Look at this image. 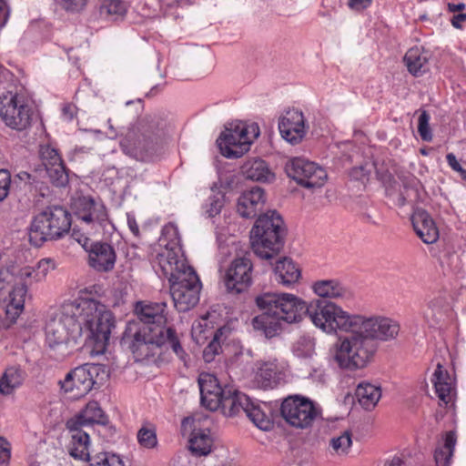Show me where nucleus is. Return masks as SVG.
Returning a JSON list of instances; mask_svg holds the SVG:
<instances>
[{
	"mask_svg": "<svg viewBox=\"0 0 466 466\" xmlns=\"http://www.w3.org/2000/svg\"><path fill=\"white\" fill-rule=\"evenodd\" d=\"M241 173L247 179L259 182H271L275 179V174L269 168L268 163L258 157L248 159L241 166Z\"/></svg>",
	"mask_w": 466,
	"mask_h": 466,
	"instance_id": "393cba45",
	"label": "nucleus"
},
{
	"mask_svg": "<svg viewBox=\"0 0 466 466\" xmlns=\"http://www.w3.org/2000/svg\"><path fill=\"white\" fill-rule=\"evenodd\" d=\"M404 63L408 71L414 76H419L426 72V64L428 58L426 55L418 47L410 48L404 56Z\"/></svg>",
	"mask_w": 466,
	"mask_h": 466,
	"instance_id": "473e14b6",
	"label": "nucleus"
},
{
	"mask_svg": "<svg viewBox=\"0 0 466 466\" xmlns=\"http://www.w3.org/2000/svg\"><path fill=\"white\" fill-rule=\"evenodd\" d=\"M11 175L6 169H0V202L4 201L9 193Z\"/></svg>",
	"mask_w": 466,
	"mask_h": 466,
	"instance_id": "8fccbe9b",
	"label": "nucleus"
},
{
	"mask_svg": "<svg viewBox=\"0 0 466 466\" xmlns=\"http://www.w3.org/2000/svg\"><path fill=\"white\" fill-rule=\"evenodd\" d=\"M285 172L299 185L309 189L321 187L328 177L323 167L302 157L289 159L285 165Z\"/></svg>",
	"mask_w": 466,
	"mask_h": 466,
	"instance_id": "f8f14e48",
	"label": "nucleus"
},
{
	"mask_svg": "<svg viewBox=\"0 0 466 466\" xmlns=\"http://www.w3.org/2000/svg\"><path fill=\"white\" fill-rule=\"evenodd\" d=\"M456 444V434L454 431H448L445 434L444 439V449L446 451L450 452V455L453 454V451Z\"/></svg>",
	"mask_w": 466,
	"mask_h": 466,
	"instance_id": "052dcab7",
	"label": "nucleus"
},
{
	"mask_svg": "<svg viewBox=\"0 0 466 466\" xmlns=\"http://www.w3.org/2000/svg\"><path fill=\"white\" fill-rule=\"evenodd\" d=\"M400 330L399 322L388 317L353 315L350 334L340 339L334 359L341 369L366 367L378 350V340L395 339Z\"/></svg>",
	"mask_w": 466,
	"mask_h": 466,
	"instance_id": "20e7f679",
	"label": "nucleus"
},
{
	"mask_svg": "<svg viewBox=\"0 0 466 466\" xmlns=\"http://www.w3.org/2000/svg\"><path fill=\"white\" fill-rule=\"evenodd\" d=\"M46 172L49 177L50 182L56 187H65L68 185L69 175L64 162L55 165L48 166Z\"/></svg>",
	"mask_w": 466,
	"mask_h": 466,
	"instance_id": "4c0bfd02",
	"label": "nucleus"
},
{
	"mask_svg": "<svg viewBox=\"0 0 466 466\" xmlns=\"http://www.w3.org/2000/svg\"><path fill=\"white\" fill-rule=\"evenodd\" d=\"M34 272L31 268L17 270L15 266L0 268V295L8 293L5 313L12 320H15L24 309L27 294L26 279Z\"/></svg>",
	"mask_w": 466,
	"mask_h": 466,
	"instance_id": "6e6552de",
	"label": "nucleus"
},
{
	"mask_svg": "<svg viewBox=\"0 0 466 466\" xmlns=\"http://www.w3.org/2000/svg\"><path fill=\"white\" fill-rule=\"evenodd\" d=\"M352 444L351 433L344 431L340 436L330 440V446L338 454H347Z\"/></svg>",
	"mask_w": 466,
	"mask_h": 466,
	"instance_id": "49530a36",
	"label": "nucleus"
},
{
	"mask_svg": "<svg viewBox=\"0 0 466 466\" xmlns=\"http://www.w3.org/2000/svg\"><path fill=\"white\" fill-rule=\"evenodd\" d=\"M120 136L119 145L125 155L139 161H149L156 156L158 149L157 140L142 137L135 129H127Z\"/></svg>",
	"mask_w": 466,
	"mask_h": 466,
	"instance_id": "2eb2a0df",
	"label": "nucleus"
},
{
	"mask_svg": "<svg viewBox=\"0 0 466 466\" xmlns=\"http://www.w3.org/2000/svg\"><path fill=\"white\" fill-rule=\"evenodd\" d=\"M108 422V417L103 411L99 403L97 401H89L76 416L66 421V429L76 430V426L85 427L92 424L106 426Z\"/></svg>",
	"mask_w": 466,
	"mask_h": 466,
	"instance_id": "412c9836",
	"label": "nucleus"
},
{
	"mask_svg": "<svg viewBox=\"0 0 466 466\" xmlns=\"http://www.w3.org/2000/svg\"><path fill=\"white\" fill-rule=\"evenodd\" d=\"M88 265L99 272H108L115 267L116 253L114 247L104 241H94L88 250Z\"/></svg>",
	"mask_w": 466,
	"mask_h": 466,
	"instance_id": "a211bd4d",
	"label": "nucleus"
},
{
	"mask_svg": "<svg viewBox=\"0 0 466 466\" xmlns=\"http://www.w3.org/2000/svg\"><path fill=\"white\" fill-rule=\"evenodd\" d=\"M166 302L145 303L138 301L135 311L141 321L129 322L121 338V344L127 345L137 359L160 356L163 351L172 350L184 362L187 354L181 346L175 328L167 325Z\"/></svg>",
	"mask_w": 466,
	"mask_h": 466,
	"instance_id": "7ed1b4c3",
	"label": "nucleus"
},
{
	"mask_svg": "<svg viewBox=\"0 0 466 466\" xmlns=\"http://www.w3.org/2000/svg\"><path fill=\"white\" fill-rule=\"evenodd\" d=\"M194 0H158L159 10L163 11L165 15L172 14V9L181 6L183 5H190Z\"/></svg>",
	"mask_w": 466,
	"mask_h": 466,
	"instance_id": "3c124183",
	"label": "nucleus"
},
{
	"mask_svg": "<svg viewBox=\"0 0 466 466\" xmlns=\"http://www.w3.org/2000/svg\"><path fill=\"white\" fill-rule=\"evenodd\" d=\"M127 225L130 231L136 236L139 237V228L134 216L127 214Z\"/></svg>",
	"mask_w": 466,
	"mask_h": 466,
	"instance_id": "69168bd1",
	"label": "nucleus"
},
{
	"mask_svg": "<svg viewBox=\"0 0 466 466\" xmlns=\"http://www.w3.org/2000/svg\"><path fill=\"white\" fill-rule=\"evenodd\" d=\"M411 224L417 236L426 244L435 243L439 238V229L431 216L421 208H415Z\"/></svg>",
	"mask_w": 466,
	"mask_h": 466,
	"instance_id": "aec40b11",
	"label": "nucleus"
},
{
	"mask_svg": "<svg viewBox=\"0 0 466 466\" xmlns=\"http://www.w3.org/2000/svg\"><path fill=\"white\" fill-rule=\"evenodd\" d=\"M293 353L302 359H309L315 353V340L309 336H301L293 345Z\"/></svg>",
	"mask_w": 466,
	"mask_h": 466,
	"instance_id": "ea45409f",
	"label": "nucleus"
},
{
	"mask_svg": "<svg viewBox=\"0 0 466 466\" xmlns=\"http://www.w3.org/2000/svg\"><path fill=\"white\" fill-rule=\"evenodd\" d=\"M25 379V371L20 366H10L5 369L0 379V393L11 394L15 389L20 387Z\"/></svg>",
	"mask_w": 466,
	"mask_h": 466,
	"instance_id": "7c9ffc66",
	"label": "nucleus"
},
{
	"mask_svg": "<svg viewBox=\"0 0 466 466\" xmlns=\"http://www.w3.org/2000/svg\"><path fill=\"white\" fill-rule=\"evenodd\" d=\"M265 192L260 187H253L245 191L238 200V214L245 218H251L262 210L265 204Z\"/></svg>",
	"mask_w": 466,
	"mask_h": 466,
	"instance_id": "4be33fe9",
	"label": "nucleus"
},
{
	"mask_svg": "<svg viewBox=\"0 0 466 466\" xmlns=\"http://www.w3.org/2000/svg\"><path fill=\"white\" fill-rule=\"evenodd\" d=\"M372 0H349L348 5L350 8L360 11L368 8L371 5Z\"/></svg>",
	"mask_w": 466,
	"mask_h": 466,
	"instance_id": "680f3d73",
	"label": "nucleus"
},
{
	"mask_svg": "<svg viewBox=\"0 0 466 466\" xmlns=\"http://www.w3.org/2000/svg\"><path fill=\"white\" fill-rule=\"evenodd\" d=\"M280 414L285 421L298 429L311 426L318 415V410L312 400L300 395H291L285 398L280 406Z\"/></svg>",
	"mask_w": 466,
	"mask_h": 466,
	"instance_id": "9b49d317",
	"label": "nucleus"
},
{
	"mask_svg": "<svg viewBox=\"0 0 466 466\" xmlns=\"http://www.w3.org/2000/svg\"><path fill=\"white\" fill-rule=\"evenodd\" d=\"M32 107L16 93L6 91L0 95V116L5 124L16 130H24L30 127Z\"/></svg>",
	"mask_w": 466,
	"mask_h": 466,
	"instance_id": "1a4fd4ad",
	"label": "nucleus"
},
{
	"mask_svg": "<svg viewBox=\"0 0 466 466\" xmlns=\"http://www.w3.org/2000/svg\"><path fill=\"white\" fill-rule=\"evenodd\" d=\"M212 191L214 190L212 189ZM224 203V193L220 191L213 192V194L206 200L203 208L208 218H214L221 212Z\"/></svg>",
	"mask_w": 466,
	"mask_h": 466,
	"instance_id": "a19ab883",
	"label": "nucleus"
},
{
	"mask_svg": "<svg viewBox=\"0 0 466 466\" xmlns=\"http://www.w3.org/2000/svg\"><path fill=\"white\" fill-rule=\"evenodd\" d=\"M138 443L147 449H152L157 446V439L154 429L142 427L137 432Z\"/></svg>",
	"mask_w": 466,
	"mask_h": 466,
	"instance_id": "de8ad7c7",
	"label": "nucleus"
},
{
	"mask_svg": "<svg viewBox=\"0 0 466 466\" xmlns=\"http://www.w3.org/2000/svg\"><path fill=\"white\" fill-rule=\"evenodd\" d=\"M446 160L451 169L458 172L461 176V178L466 182V169L461 167L455 155L453 153H448L446 155Z\"/></svg>",
	"mask_w": 466,
	"mask_h": 466,
	"instance_id": "6e6d98bb",
	"label": "nucleus"
},
{
	"mask_svg": "<svg viewBox=\"0 0 466 466\" xmlns=\"http://www.w3.org/2000/svg\"><path fill=\"white\" fill-rule=\"evenodd\" d=\"M309 127L303 113L299 109H289L279 119L281 137L291 145H297L305 137Z\"/></svg>",
	"mask_w": 466,
	"mask_h": 466,
	"instance_id": "f3484780",
	"label": "nucleus"
},
{
	"mask_svg": "<svg viewBox=\"0 0 466 466\" xmlns=\"http://www.w3.org/2000/svg\"><path fill=\"white\" fill-rule=\"evenodd\" d=\"M76 113V106L72 104H66L62 107V116L66 121H71Z\"/></svg>",
	"mask_w": 466,
	"mask_h": 466,
	"instance_id": "e2e57ef3",
	"label": "nucleus"
},
{
	"mask_svg": "<svg viewBox=\"0 0 466 466\" xmlns=\"http://www.w3.org/2000/svg\"><path fill=\"white\" fill-rule=\"evenodd\" d=\"M55 263L51 258H43L38 262V268L42 269L43 273L46 274L50 268H54Z\"/></svg>",
	"mask_w": 466,
	"mask_h": 466,
	"instance_id": "774afa93",
	"label": "nucleus"
},
{
	"mask_svg": "<svg viewBox=\"0 0 466 466\" xmlns=\"http://www.w3.org/2000/svg\"><path fill=\"white\" fill-rule=\"evenodd\" d=\"M245 414L254 423V425L262 431H269L273 426L270 417L262 410L259 404L253 401Z\"/></svg>",
	"mask_w": 466,
	"mask_h": 466,
	"instance_id": "e433bc0d",
	"label": "nucleus"
},
{
	"mask_svg": "<svg viewBox=\"0 0 466 466\" xmlns=\"http://www.w3.org/2000/svg\"><path fill=\"white\" fill-rule=\"evenodd\" d=\"M134 9L143 16H150L157 13L159 7L158 0H131Z\"/></svg>",
	"mask_w": 466,
	"mask_h": 466,
	"instance_id": "c03bdc74",
	"label": "nucleus"
},
{
	"mask_svg": "<svg viewBox=\"0 0 466 466\" xmlns=\"http://www.w3.org/2000/svg\"><path fill=\"white\" fill-rule=\"evenodd\" d=\"M88 0H57L59 6L69 14H80L86 9Z\"/></svg>",
	"mask_w": 466,
	"mask_h": 466,
	"instance_id": "09e8293b",
	"label": "nucleus"
},
{
	"mask_svg": "<svg viewBox=\"0 0 466 466\" xmlns=\"http://www.w3.org/2000/svg\"><path fill=\"white\" fill-rule=\"evenodd\" d=\"M431 116L426 110H421L418 119V133L425 142H431L433 138L430 127Z\"/></svg>",
	"mask_w": 466,
	"mask_h": 466,
	"instance_id": "a18cd8bd",
	"label": "nucleus"
},
{
	"mask_svg": "<svg viewBox=\"0 0 466 466\" xmlns=\"http://www.w3.org/2000/svg\"><path fill=\"white\" fill-rule=\"evenodd\" d=\"M39 156L45 169L48 166H55L63 162L58 151L49 145H43L39 149Z\"/></svg>",
	"mask_w": 466,
	"mask_h": 466,
	"instance_id": "37998d69",
	"label": "nucleus"
},
{
	"mask_svg": "<svg viewBox=\"0 0 466 466\" xmlns=\"http://www.w3.org/2000/svg\"><path fill=\"white\" fill-rule=\"evenodd\" d=\"M71 237L75 239L86 252L89 247L93 244V240L90 239L85 233L81 232L79 229L74 228L72 229Z\"/></svg>",
	"mask_w": 466,
	"mask_h": 466,
	"instance_id": "5fc2aeb1",
	"label": "nucleus"
},
{
	"mask_svg": "<svg viewBox=\"0 0 466 466\" xmlns=\"http://www.w3.org/2000/svg\"><path fill=\"white\" fill-rule=\"evenodd\" d=\"M245 130L244 123L240 122L220 134L217 142L224 157L238 158L249 149L250 142Z\"/></svg>",
	"mask_w": 466,
	"mask_h": 466,
	"instance_id": "dca6fc26",
	"label": "nucleus"
},
{
	"mask_svg": "<svg viewBox=\"0 0 466 466\" xmlns=\"http://www.w3.org/2000/svg\"><path fill=\"white\" fill-rule=\"evenodd\" d=\"M244 129H246L245 133L247 134V137H248V142H250V144L257 137H258V136L260 134L258 124L255 123V122L250 123L248 125L244 123Z\"/></svg>",
	"mask_w": 466,
	"mask_h": 466,
	"instance_id": "bf43d9fd",
	"label": "nucleus"
},
{
	"mask_svg": "<svg viewBox=\"0 0 466 466\" xmlns=\"http://www.w3.org/2000/svg\"><path fill=\"white\" fill-rule=\"evenodd\" d=\"M71 432V441L67 450L69 454L76 460L88 461L89 435L82 430V426H76V430H68Z\"/></svg>",
	"mask_w": 466,
	"mask_h": 466,
	"instance_id": "cd10ccee",
	"label": "nucleus"
},
{
	"mask_svg": "<svg viewBox=\"0 0 466 466\" xmlns=\"http://www.w3.org/2000/svg\"><path fill=\"white\" fill-rule=\"evenodd\" d=\"M377 177L386 188L387 194H390V190L393 188L394 184H396V180L393 175L389 172L387 169H377L376 171Z\"/></svg>",
	"mask_w": 466,
	"mask_h": 466,
	"instance_id": "603ef678",
	"label": "nucleus"
},
{
	"mask_svg": "<svg viewBox=\"0 0 466 466\" xmlns=\"http://www.w3.org/2000/svg\"><path fill=\"white\" fill-rule=\"evenodd\" d=\"M252 400L243 392H240L233 386H226V395L219 405L223 414L228 417L238 415L240 411L244 413L248 409Z\"/></svg>",
	"mask_w": 466,
	"mask_h": 466,
	"instance_id": "5701e85b",
	"label": "nucleus"
},
{
	"mask_svg": "<svg viewBox=\"0 0 466 466\" xmlns=\"http://www.w3.org/2000/svg\"><path fill=\"white\" fill-rule=\"evenodd\" d=\"M449 380L450 378L447 371L443 370L441 364H438L437 369L433 373L432 382L434 384L437 396L445 403L450 402L451 392L452 390L451 383Z\"/></svg>",
	"mask_w": 466,
	"mask_h": 466,
	"instance_id": "f704fd0d",
	"label": "nucleus"
},
{
	"mask_svg": "<svg viewBox=\"0 0 466 466\" xmlns=\"http://www.w3.org/2000/svg\"><path fill=\"white\" fill-rule=\"evenodd\" d=\"M466 21V13H460L458 15H453V17L451 20V23L453 27L461 29V23Z\"/></svg>",
	"mask_w": 466,
	"mask_h": 466,
	"instance_id": "338daca9",
	"label": "nucleus"
},
{
	"mask_svg": "<svg viewBox=\"0 0 466 466\" xmlns=\"http://www.w3.org/2000/svg\"><path fill=\"white\" fill-rule=\"evenodd\" d=\"M87 466H125L122 459L114 453L100 452L90 457Z\"/></svg>",
	"mask_w": 466,
	"mask_h": 466,
	"instance_id": "79ce46f5",
	"label": "nucleus"
},
{
	"mask_svg": "<svg viewBox=\"0 0 466 466\" xmlns=\"http://www.w3.org/2000/svg\"><path fill=\"white\" fill-rule=\"evenodd\" d=\"M451 456L442 448L436 449L434 451L436 466H449Z\"/></svg>",
	"mask_w": 466,
	"mask_h": 466,
	"instance_id": "4d7b16f0",
	"label": "nucleus"
},
{
	"mask_svg": "<svg viewBox=\"0 0 466 466\" xmlns=\"http://www.w3.org/2000/svg\"><path fill=\"white\" fill-rule=\"evenodd\" d=\"M256 379L264 390L273 389L282 380L283 374L279 370L276 360L267 361L261 363L258 368Z\"/></svg>",
	"mask_w": 466,
	"mask_h": 466,
	"instance_id": "c85d7f7f",
	"label": "nucleus"
},
{
	"mask_svg": "<svg viewBox=\"0 0 466 466\" xmlns=\"http://www.w3.org/2000/svg\"><path fill=\"white\" fill-rule=\"evenodd\" d=\"M285 236L284 221L277 211L261 214L250 231L252 249L261 259L271 260L282 250Z\"/></svg>",
	"mask_w": 466,
	"mask_h": 466,
	"instance_id": "423d86ee",
	"label": "nucleus"
},
{
	"mask_svg": "<svg viewBox=\"0 0 466 466\" xmlns=\"http://www.w3.org/2000/svg\"><path fill=\"white\" fill-rule=\"evenodd\" d=\"M72 215L60 205H51L33 216L27 228L29 243L40 248L46 242L63 239L70 232Z\"/></svg>",
	"mask_w": 466,
	"mask_h": 466,
	"instance_id": "39448f33",
	"label": "nucleus"
},
{
	"mask_svg": "<svg viewBox=\"0 0 466 466\" xmlns=\"http://www.w3.org/2000/svg\"><path fill=\"white\" fill-rule=\"evenodd\" d=\"M253 263L250 254L235 258L228 268L224 283L228 293L239 294L252 283Z\"/></svg>",
	"mask_w": 466,
	"mask_h": 466,
	"instance_id": "4468645a",
	"label": "nucleus"
},
{
	"mask_svg": "<svg viewBox=\"0 0 466 466\" xmlns=\"http://www.w3.org/2000/svg\"><path fill=\"white\" fill-rule=\"evenodd\" d=\"M212 439L203 430H193L189 439V450L193 455L206 456L211 451Z\"/></svg>",
	"mask_w": 466,
	"mask_h": 466,
	"instance_id": "72a5a7b5",
	"label": "nucleus"
},
{
	"mask_svg": "<svg viewBox=\"0 0 466 466\" xmlns=\"http://www.w3.org/2000/svg\"><path fill=\"white\" fill-rule=\"evenodd\" d=\"M370 174V169L367 168V165L354 167L350 171V177L352 179L361 181L362 183L369 180Z\"/></svg>",
	"mask_w": 466,
	"mask_h": 466,
	"instance_id": "864d4df0",
	"label": "nucleus"
},
{
	"mask_svg": "<svg viewBox=\"0 0 466 466\" xmlns=\"http://www.w3.org/2000/svg\"><path fill=\"white\" fill-rule=\"evenodd\" d=\"M268 261L270 266H273L275 280L279 284L290 286L299 279L300 269L290 258H279L275 264L272 259Z\"/></svg>",
	"mask_w": 466,
	"mask_h": 466,
	"instance_id": "b1692460",
	"label": "nucleus"
},
{
	"mask_svg": "<svg viewBox=\"0 0 466 466\" xmlns=\"http://www.w3.org/2000/svg\"><path fill=\"white\" fill-rule=\"evenodd\" d=\"M10 460L8 442L0 437V466H7Z\"/></svg>",
	"mask_w": 466,
	"mask_h": 466,
	"instance_id": "13d9d810",
	"label": "nucleus"
},
{
	"mask_svg": "<svg viewBox=\"0 0 466 466\" xmlns=\"http://www.w3.org/2000/svg\"><path fill=\"white\" fill-rule=\"evenodd\" d=\"M201 404L210 410H217L226 395V387L222 388L217 377L206 373L198 378Z\"/></svg>",
	"mask_w": 466,
	"mask_h": 466,
	"instance_id": "6ab92c4d",
	"label": "nucleus"
},
{
	"mask_svg": "<svg viewBox=\"0 0 466 466\" xmlns=\"http://www.w3.org/2000/svg\"><path fill=\"white\" fill-rule=\"evenodd\" d=\"M255 302L261 313L252 319V325L267 339L280 332L282 321L299 323L306 316L317 328L327 333L340 330L350 334L352 329L353 315L325 299H316L307 304L290 293L266 292L257 296Z\"/></svg>",
	"mask_w": 466,
	"mask_h": 466,
	"instance_id": "f03ea898",
	"label": "nucleus"
},
{
	"mask_svg": "<svg viewBox=\"0 0 466 466\" xmlns=\"http://www.w3.org/2000/svg\"><path fill=\"white\" fill-rule=\"evenodd\" d=\"M420 181L413 177L403 182V189L400 192L397 198V205L403 207L410 203L418 202L420 199Z\"/></svg>",
	"mask_w": 466,
	"mask_h": 466,
	"instance_id": "c9c22d12",
	"label": "nucleus"
},
{
	"mask_svg": "<svg viewBox=\"0 0 466 466\" xmlns=\"http://www.w3.org/2000/svg\"><path fill=\"white\" fill-rule=\"evenodd\" d=\"M116 320L106 306L94 299H80L65 304L46 325V341L54 350H61L57 360L69 352L70 342L92 349L96 354L106 351Z\"/></svg>",
	"mask_w": 466,
	"mask_h": 466,
	"instance_id": "f257e3e1",
	"label": "nucleus"
},
{
	"mask_svg": "<svg viewBox=\"0 0 466 466\" xmlns=\"http://www.w3.org/2000/svg\"><path fill=\"white\" fill-rule=\"evenodd\" d=\"M224 328H219L214 332L212 339L203 350V360L206 363L212 362L216 356L222 351L221 341L224 335Z\"/></svg>",
	"mask_w": 466,
	"mask_h": 466,
	"instance_id": "58836bf2",
	"label": "nucleus"
},
{
	"mask_svg": "<svg viewBox=\"0 0 466 466\" xmlns=\"http://www.w3.org/2000/svg\"><path fill=\"white\" fill-rule=\"evenodd\" d=\"M313 291L323 299H350L351 292L338 279L318 280L312 285Z\"/></svg>",
	"mask_w": 466,
	"mask_h": 466,
	"instance_id": "bb28decb",
	"label": "nucleus"
},
{
	"mask_svg": "<svg viewBox=\"0 0 466 466\" xmlns=\"http://www.w3.org/2000/svg\"><path fill=\"white\" fill-rule=\"evenodd\" d=\"M355 396L363 409L370 410L381 398V390L380 387L363 381L357 386Z\"/></svg>",
	"mask_w": 466,
	"mask_h": 466,
	"instance_id": "c756f323",
	"label": "nucleus"
},
{
	"mask_svg": "<svg viewBox=\"0 0 466 466\" xmlns=\"http://www.w3.org/2000/svg\"><path fill=\"white\" fill-rule=\"evenodd\" d=\"M175 268L171 266V273L168 278L170 283V294L175 307L180 312H186L198 304L201 283L194 268L183 260H175Z\"/></svg>",
	"mask_w": 466,
	"mask_h": 466,
	"instance_id": "0eeeda50",
	"label": "nucleus"
},
{
	"mask_svg": "<svg viewBox=\"0 0 466 466\" xmlns=\"http://www.w3.org/2000/svg\"><path fill=\"white\" fill-rule=\"evenodd\" d=\"M102 368L97 364L86 363L70 370L64 380L59 381L61 389L72 393L75 398L86 396L96 384V377Z\"/></svg>",
	"mask_w": 466,
	"mask_h": 466,
	"instance_id": "ddd939ff",
	"label": "nucleus"
},
{
	"mask_svg": "<svg viewBox=\"0 0 466 466\" xmlns=\"http://www.w3.org/2000/svg\"><path fill=\"white\" fill-rule=\"evenodd\" d=\"M9 17V8L5 0H0V29L4 27Z\"/></svg>",
	"mask_w": 466,
	"mask_h": 466,
	"instance_id": "0e129e2a",
	"label": "nucleus"
},
{
	"mask_svg": "<svg viewBox=\"0 0 466 466\" xmlns=\"http://www.w3.org/2000/svg\"><path fill=\"white\" fill-rule=\"evenodd\" d=\"M71 207L77 219L96 230H105L110 224L107 208L100 198L81 195L73 198Z\"/></svg>",
	"mask_w": 466,
	"mask_h": 466,
	"instance_id": "9d476101",
	"label": "nucleus"
},
{
	"mask_svg": "<svg viewBox=\"0 0 466 466\" xmlns=\"http://www.w3.org/2000/svg\"><path fill=\"white\" fill-rule=\"evenodd\" d=\"M163 119L158 114L153 113L140 117L136 124L128 129H135L137 134L147 139L157 140L159 144L160 131L163 127Z\"/></svg>",
	"mask_w": 466,
	"mask_h": 466,
	"instance_id": "a878e982",
	"label": "nucleus"
},
{
	"mask_svg": "<svg viewBox=\"0 0 466 466\" xmlns=\"http://www.w3.org/2000/svg\"><path fill=\"white\" fill-rule=\"evenodd\" d=\"M128 4L123 0H101L99 15L109 21L123 20L128 10Z\"/></svg>",
	"mask_w": 466,
	"mask_h": 466,
	"instance_id": "2f4dec72",
	"label": "nucleus"
}]
</instances>
